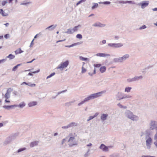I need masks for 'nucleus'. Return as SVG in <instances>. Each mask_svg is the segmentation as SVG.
I'll list each match as a JSON object with an SVG mask.
<instances>
[{"label":"nucleus","mask_w":157,"mask_h":157,"mask_svg":"<svg viewBox=\"0 0 157 157\" xmlns=\"http://www.w3.org/2000/svg\"><path fill=\"white\" fill-rule=\"evenodd\" d=\"M105 24H102L100 22H98L92 25V26L97 27H103L105 26Z\"/></svg>","instance_id":"f8f14e48"},{"label":"nucleus","mask_w":157,"mask_h":157,"mask_svg":"<svg viewBox=\"0 0 157 157\" xmlns=\"http://www.w3.org/2000/svg\"><path fill=\"white\" fill-rule=\"evenodd\" d=\"M73 101H71L70 102H67L65 103V105L66 106H69L71 105V104L73 103Z\"/></svg>","instance_id":"09e8293b"},{"label":"nucleus","mask_w":157,"mask_h":157,"mask_svg":"<svg viewBox=\"0 0 157 157\" xmlns=\"http://www.w3.org/2000/svg\"><path fill=\"white\" fill-rule=\"evenodd\" d=\"M108 116V114L103 113L101 115V119L102 121H105L107 119Z\"/></svg>","instance_id":"dca6fc26"},{"label":"nucleus","mask_w":157,"mask_h":157,"mask_svg":"<svg viewBox=\"0 0 157 157\" xmlns=\"http://www.w3.org/2000/svg\"><path fill=\"white\" fill-rule=\"evenodd\" d=\"M55 74L56 73H55V72H53V73H52L49 75L47 77L46 79H48V78H50L52 76H53L54 75H55Z\"/></svg>","instance_id":"37998d69"},{"label":"nucleus","mask_w":157,"mask_h":157,"mask_svg":"<svg viewBox=\"0 0 157 157\" xmlns=\"http://www.w3.org/2000/svg\"><path fill=\"white\" fill-rule=\"evenodd\" d=\"M40 69H38V70H37V71L33 72H29L28 73V75H30V76H33V74L32 73L35 74V73H36L39 72H40Z\"/></svg>","instance_id":"2f4dec72"},{"label":"nucleus","mask_w":157,"mask_h":157,"mask_svg":"<svg viewBox=\"0 0 157 157\" xmlns=\"http://www.w3.org/2000/svg\"><path fill=\"white\" fill-rule=\"evenodd\" d=\"M76 37L77 38L79 39H82V35L79 34L77 35L76 36Z\"/></svg>","instance_id":"de8ad7c7"},{"label":"nucleus","mask_w":157,"mask_h":157,"mask_svg":"<svg viewBox=\"0 0 157 157\" xmlns=\"http://www.w3.org/2000/svg\"><path fill=\"white\" fill-rule=\"evenodd\" d=\"M27 148L25 147H21L19 148L17 150L18 152L19 153L21 152H23L24 151H25Z\"/></svg>","instance_id":"b1692460"},{"label":"nucleus","mask_w":157,"mask_h":157,"mask_svg":"<svg viewBox=\"0 0 157 157\" xmlns=\"http://www.w3.org/2000/svg\"><path fill=\"white\" fill-rule=\"evenodd\" d=\"M89 155V153L86 152L84 155V157H88Z\"/></svg>","instance_id":"bf43d9fd"},{"label":"nucleus","mask_w":157,"mask_h":157,"mask_svg":"<svg viewBox=\"0 0 157 157\" xmlns=\"http://www.w3.org/2000/svg\"><path fill=\"white\" fill-rule=\"evenodd\" d=\"M86 71V69L84 68L83 67H82V73H84Z\"/></svg>","instance_id":"603ef678"},{"label":"nucleus","mask_w":157,"mask_h":157,"mask_svg":"<svg viewBox=\"0 0 157 157\" xmlns=\"http://www.w3.org/2000/svg\"><path fill=\"white\" fill-rule=\"evenodd\" d=\"M80 27H81V25H79L77 26H75L73 28H72L74 32L77 31L78 30V28Z\"/></svg>","instance_id":"473e14b6"},{"label":"nucleus","mask_w":157,"mask_h":157,"mask_svg":"<svg viewBox=\"0 0 157 157\" xmlns=\"http://www.w3.org/2000/svg\"><path fill=\"white\" fill-rule=\"evenodd\" d=\"M13 89L11 88H9L7 90L6 92L7 93L10 94V93L12 91Z\"/></svg>","instance_id":"49530a36"},{"label":"nucleus","mask_w":157,"mask_h":157,"mask_svg":"<svg viewBox=\"0 0 157 157\" xmlns=\"http://www.w3.org/2000/svg\"><path fill=\"white\" fill-rule=\"evenodd\" d=\"M66 141V139H64L62 140V144H63L64 142Z\"/></svg>","instance_id":"774afa93"},{"label":"nucleus","mask_w":157,"mask_h":157,"mask_svg":"<svg viewBox=\"0 0 157 157\" xmlns=\"http://www.w3.org/2000/svg\"><path fill=\"white\" fill-rule=\"evenodd\" d=\"M68 127L69 128H70L73 127V126H76L77 125V123L75 122H71L68 125Z\"/></svg>","instance_id":"cd10ccee"},{"label":"nucleus","mask_w":157,"mask_h":157,"mask_svg":"<svg viewBox=\"0 0 157 157\" xmlns=\"http://www.w3.org/2000/svg\"><path fill=\"white\" fill-rule=\"evenodd\" d=\"M1 14L3 17H5L7 16L8 14L7 13H6L2 9H0Z\"/></svg>","instance_id":"a878e982"},{"label":"nucleus","mask_w":157,"mask_h":157,"mask_svg":"<svg viewBox=\"0 0 157 157\" xmlns=\"http://www.w3.org/2000/svg\"><path fill=\"white\" fill-rule=\"evenodd\" d=\"M99 148L102 149L103 151H108V147L106 146L103 144H101Z\"/></svg>","instance_id":"4468645a"},{"label":"nucleus","mask_w":157,"mask_h":157,"mask_svg":"<svg viewBox=\"0 0 157 157\" xmlns=\"http://www.w3.org/2000/svg\"><path fill=\"white\" fill-rule=\"evenodd\" d=\"M101 55L102 57H104L109 56H110V55L109 54L104 53H101Z\"/></svg>","instance_id":"ea45409f"},{"label":"nucleus","mask_w":157,"mask_h":157,"mask_svg":"<svg viewBox=\"0 0 157 157\" xmlns=\"http://www.w3.org/2000/svg\"><path fill=\"white\" fill-rule=\"evenodd\" d=\"M106 70V67L105 66H102L100 67L99 70L101 73L104 72Z\"/></svg>","instance_id":"393cba45"},{"label":"nucleus","mask_w":157,"mask_h":157,"mask_svg":"<svg viewBox=\"0 0 157 157\" xmlns=\"http://www.w3.org/2000/svg\"><path fill=\"white\" fill-rule=\"evenodd\" d=\"M149 69V67H147L145 68L144 69H143V71H142V72H144L146 70H148Z\"/></svg>","instance_id":"338daca9"},{"label":"nucleus","mask_w":157,"mask_h":157,"mask_svg":"<svg viewBox=\"0 0 157 157\" xmlns=\"http://www.w3.org/2000/svg\"><path fill=\"white\" fill-rule=\"evenodd\" d=\"M117 106H118L120 108H123V105H121V104L120 103H118L117 104Z\"/></svg>","instance_id":"e2e57ef3"},{"label":"nucleus","mask_w":157,"mask_h":157,"mask_svg":"<svg viewBox=\"0 0 157 157\" xmlns=\"http://www.w3.org/2000/svg\"><path fill=\"white\" fill-rule=\"evenodd\" d=\"M131 97H132L131 96H130L129 95H127L126 94H123V97L122 98H123V99H125V98H130Z\"/></svg>","instance_id":"72a5a7b5"},{"label":"nucleus","mask_w":157,"mask_h":157,"mask_svg":"<svg viewBox=\"0 0 157 157\" xmlns=\"http://www.w3.org/2000/svg\"><path fill=\"white\" fill-rule=\"evenodd\" d=\"M79 59L81 60L82 61H85L87 60L88 59V58H87L84 57L82 56H80L79 57Z\"/></svg>","instance_id":"c03bdc74"},{"label":"nucleus","mask_w":157,"mask_h":157,"mask_svg":"<svg viewBox=\"0 0 157 157\" xmlns=\"http://www.w3.org/2000/svg\"><path fill=\"white\" fill-rule=\"evenodd\" d=\"M81 43L80 42H78L76 43H74L70 45H65V47L68 48H71L73 47L74 46H76L80 44Z\"/></svg>","instance_id":"6ab92c4d"},{"label":"nucleus","mask_w":157,"mask_h":157,"mask_svg":"<svg viewBox=\"0 0 157 157\" xmlns=\"http://www.w3.org/2000/svg\"><path fill=\"white\" fill-rule=\"evenodd\" d=\"M135 82L138 81L140 80L141 79L143 78V76L141 75L139 76H135L134 77Z\"/></svg>","instance_id":"bb28decb"},{"label":"nucleus","mask_w":157,"mask_h":157,"mask_svg":"<svg viewBox=\"0 0 157 157\" xmlns=\"http://www.w3.org/2000/svg\"><path fill=\"white\" fill-rule=\"evenodd\" d=\"M123 45V44L119 43H109L108 44V46L109 47H111L112 48H119L122 47Z\"/></svg>","instance_id":"0eeeda50"},{"label":"nucleus","mask_w":157,"mask_h":157,"mask_svg":"<svg viewBox=\"0 0 157 157\" xmlns=\"http://www.w3.org/2000/svg\"><path fill=\"white\" fill-rule=\"evenodd\" d=\"M129 55L128 54H126L124 55L121 57L122 59L124 61L126 60L127 59H128L129 57Z\"/></svg>","instance_id":"412c9836"},{"label":"nucleus","mask_w":157,"mask_h":157,"mask_svg":"<svg viewBox=\"0 0 157 157\" xmlns=\"http://www.w3.org/2000/svg\"><path fill=\"white\" fill-rule=\"evenodd\" d=\"M123 93L121 92H118L116 95V98L117 100L120 101L123 99Z\"/></svg>","instance_id":"9b49d317"},{"label":"nucleus","mask_w":157,"mask_h":157,"mask_svg":"<svg viewBox=\"0 0 157 157\" xmlns=\"http://www.w3.org/2000/svg\"><path fill=\"white\" fill-rule=\"evenodd\" d=\"M147 28V26L145 25H142V26L140 27L139 28V29L140 30H141L144 29H146Z\"/></svg>","instance_id":"a18cd8bd"},{"label":"nucleus","mask_w":157,"mask_h":157,"mask_svg":"<svg viewBox=\"0 0 157 157\" xmlns=\"http://www.w3.org/2000/svg\"><path fill=\"white\" fill-rule=\"evenodd\" d=\"M86 0H80L76 3V5L77 6L83 2H85L86 1Z\"/></svg>","instance_id":"79ce46f5"},{"label":"nucleus","mask_w":157,"mask_h":157,"mask_svg":"<svg viewBox=\"0 0 157 157\" xmlns=\"http://www.w3.org/2000/svg\"><path fill=\"white\" fill-rule=\"evenodd\" d=\"M93 4L94 5L92 7V9L93 10L97 8L98 6V4L97 3H93Z\"/></svg>","instance_id":"c9c22d12"},{"label":"nucleus","mask_w":157,"mask_h":157,"mask_svg":"<svg viewBox=\"0 0 157 157\" xmlns=\"http://www.w3.org/2000/svg\"><path fill=\"white\" fill-rule=\"evenodd\" d=\"M25 103L23 101L20 103L19 105H17V107H18L20 108H22L25 106Z\"/></svg>","instance_id":"4be33fe9"},{"label":"nucleus","mask_w":157,"mask_h":157,"mask_svg":"<svg viewBox=\"0 0 157 157\" xmlns=\"http://www.w3.org/2000/svg\"><path fill=\"white\" fill-rule=\"evenodd\" d=\"M39 142L37 141H34L32 142L30 144V147H33L37 146Z\"/></svg>","instance_id":"aec40b11"},{"label":"nucleus","mask_w":157,"mask_h":157,"mask_svg":"<svg viewBox=\"0 0 157 157\" xmlns=\"http://www.w3.org/2000/svg\"><path fill=\"white\" fill-rule=\"evenodd\" d=\"M7 2L6 1H3L2 2V4L3 6H5L7 3Z\"/></svg>","instance_id":"5fc2aeb1"},{"label":"nucleus","mask_w":157,"mask_h":157,"mask_svg":"<svg viewBox=\"0 0 157 157\" xmlns=\"http://www.w3.org/2000/svg\"><path fill=\"white\" fill-rule=\"evenodd\" d=\"M96 55L98 56L102 57L101 53H98Z\"/></svg>","instance_id":"69168bd1"},{"label":"nucleus","mask_w":157,"mask_h":157,"mask_svg":"<svg viewBox=\"0 0 157 157\" xmlns=\"http://www.w3.org/2000/svg\"><path fill=\"white\" fill-rule=\"evenodd\" d=\"M67 91V90H63L61 91H60V92H59L58 93H57V95L55 97H52V98H56V97L59 95L60 94H61V93H63L64 92H66Z\"/></svg>","instance_id":"7c9ffc66"},{"label":"nucleus","mask_w":157,"mask_h":157,"mask_svg":"<svg viewBox=\"0 0 157 157\" xmlns=\"http://www.w3.org/2000/svg\"><path fill=\"white\" fill-rule=\"evenodd\" d=\"M17 107V105H5L3 106V107L6 109L9 110Z\"/></svg>","instance_id":"ddd939ff"},{"label":"nucleus","mask_w":157,"mask_h":157,"mask_svg":"<svg viewBox=\"0 0 157 157\" xmlns=\"http://www.w3.org/2000/svg\"><path fill=\"white\" fill-rule=\"evenodd\" d=\"M69 64V61L68 60H67L64 62H62L58 66L57 68L60 69H63L64 68L67 67L68 65Z\"/></svg>","instance_id":"39448f33"},{"label":"nucleus","mask_w":157,"mask_h":157,"mask_svg":"<svg viewBox=\"0 0 157 157\" xmlns=\"http://www.w3.org/2000/svg\"><path fill=\"white\" fill-rule=\"evenodd\" d=\"M111 3L109 1H105L103 2H99V4H103L104 5H109Z\"/></svg>","instance_id":"58836bf2"},{"label":"nucleus","mask_w":157,"mask_h":157,"mask_svg":"<svg viewBox=\"0 0 157 157\" xmlns=\"http://www.w3.org/2000/svg\"><path fill=\"white\" fill-rule=\"evenodd\" d=\"M4 37L6 39H7L10 37V35L9 34H6L4 35Z\"/></svg>","instance_id":"8fccbe9b"},{"label":"nucleus","mask_w":157,"mask_h":157,"mask_svg":"<svg viewBox=\"0 0 157 157\" xmlns=\"http://www.w3.org/2000/svg\"><path fill=\"white\" fill-rule=\"evenodd\" d=\"M118 59H119V62L122 63V62H123V60L122 59L121 57L118 58Z\"/></svg>","instance_id":"0e129e2a"},{"label":"nucleus","mask_w":157,"mask_h":157,"mask_svg":"<svg viewBox=\"0 0 157 157\" xmlns=\"http://www.w3.org/2000/svg\"><path fill=\"white\" fill-rule=\"evenodd\" d=\"M18 67H17L16 65L13 67L12 69V71H16Z\"/></svg>","instance_id":"13d9d810"},{"label":"nucleus","mask_w":157,"mask_h":157,"mask_svg":"<svg viewBox=\"0 0 157 157\" xmlns=\"http://www.w3.org/2000/svg\"><path fill=\"white\" fill-rule=\"evenodd\" d=\"M125 116L133 121H137L139 120V117L133 114V113L128 110H126L125 113Z\"/></svg>","instance_id":"f03ea898"},{"label":"nucleus","mask_w":157,"mask_h":157,"mask_svg":"<svg viewBox=\"0 0 157 157\" xmlns=\"http://www.w3.org/2000/svg\"><path fill=\"white\" fill-rule=\"evenodd\" d=\"M152 142V140L151 137L147 138L146 139V144L147 149H149L150 148Z\"/></svg>","instance_id":"9d476101"},{"label":"nucleus","mask_w":157,"mask_h":157,"mask_svg":"<svg viewBox=\"0 0 157 157\" xmlns=\"http://www.w3.org/2000/svg\"><path fill=\"white\" fill-rule=\"evenodd\" d=\"M57 25H52L49 26L45 29V30L48 29L49 31H52L54 30L57 26Z\"/></svg>","instance_id":"2eb2a0df"},{"label":"nucleus","mask_w":157,"mask_h":157,"mask_svg":"<svg viewBox=\"0 0 157 157\" xmlns=\"http://www.w3.org/2000/svg\"><path fill=\"white\" fill-rule=\"evenodd\" d=\"M127 82H135L134 77L132 78H128L127 80Z\"/></svg>","instance_id":"e433bc0d"},{"label":"nucleus","mask_w":157,"mask_h":157,"mask_svg":"<svg viewBox=\"0 0 157 157\" xmlns=\"http://www.w3.org/2000/svg\"><path fill=\"white\" fill-rule=\"evenodd\" d=\"M15 138V136L14 135L11 136L7 138L3 143L4 145H6L9 144L10 142L12 141Z\"/></svg>","instance_id":"1a4fd4ad"},{"label":"nucleus","mask_w":157,"mask_h":157,"mask_svg":"<svg viewBox=\"0 0 157 157\" xmlns=\"http://www.w3.org/2000/svg\"><path fill=\"white\" fill-rule=\"evenodd\" d=\"M68 142L69 143L68 145L70 147H72L77 145L75 138L73 136L71 137L70 138Z\"/></svg>","instance_id":"20e7f679"},{"label":"nucleus","mask_w":157,"mask_h":157,"mask_svg":"<svg viewBox=\"0 0 157 157\" xmlns=\"http://www.w3.org/2000/svg\"><path fill=\"white\" fill-rule=\"evenodd\" d=\"M104 92L102 91L91 94L88 97L84 99V100L78 104V105L80 106L84 104L85 102L88 101L89 100H92L101 96L102 94L104 93Z\"/></svg>","instance_id":"f257e3e1"},{"label":"nucleus","mask_w":157,"mask_h":157,"mask_svg":"<svg viewBox=\"0 0 157 157\" xmlns=\"http://www.w3.org/2000/svg\"><path fill=\"white\" fill-rule=\"evenodd\" d=\"M113 61L115 63H119V59L118 58H115L113 59Z\"/></svg>","instance_id":"3c124183"},{"label":"nucleus","mask_w":157,"mask_h":157,"mask_svg":"<svg viewBox=\"0 0 157 157\" xmlns=\"http://www.w3.org/2000/svg\"><path fill=\"white\" fill-rule=\"evenodd\" d=\"M66 33L68 34H71L73 33L74 32L72 29V28H70L67 29V31L65 32Z\"/></svg>","instance_id":"5701e85b"},{"label":"nucleus","mask_w":157,"mask_h":157,"mask_svg":"<svg viewBox=\"0 0 157 157\" xmlns=\"http://www.w3.org/2000/svg\"><path fill=\"white\" fill-rule=\"evenodd\" d=\"M28 86L31 87H34L35 86L36 84H31L30 83H29Z\"/></svg>","instance_id":"864d4df0"},{"label":"nucleus","mask_w":157,"mask_h":157,"mask_svg":"<svg viewBox=\"0 0 157 157\" xmlns=\"http://www.w3.org/2000/svg\"><path fill=\"white\" fill-rule=\"evenodd\" d=\"M132 89V88L131 87H126L124 90V91L125 92H127L128 93L130 91L131 89Z\"/></svg>","instance_id":"f704fd0d"},{"label":"nucleus","mask_w":157,"mask_h":157,"mask_svg":"<svg viewBox=\"0 0 157 157\" xmlns=\"http://www.w3.org/2000/svg\"><path fill=\"white\" fill-rule=\"evenodd\" d=\"M6 60V59H3L0 60V64L2 63H4Z\"/></svg>","instance_id":"680f3d73"},{"label":"nucleus","mask_w":157,"mask_h":157,"mask_svg":"<svg viewBox=\"0 0 157 157\" xmlns=\"http://www.w3.org/2000/svg\"><path fill=\"white\" fill-rule=\"evenodd\" d=\"M10 97V94L6 93L5 95V98L6 99H8Z\"/></svg>","instance_id":"a19ab883"},{"label":"nucleus","mask_w":157,"mask_h":157,"mask_svg":"<svg viewBox=\"0 0 157 157\" xmlns=\"http://www.w3.org/2000/svg\"><path fill=\"white\" fill-rule=\"evenodd\" d=\"M19 153L17 150L16 151L13 153L12 155H18Z\"/></svg>","instance_id":"6e6d98bb"},{"label":"nucleus","mask_w":157,"mask_h":157,"mask_svg":"<svg viewBox=\"0 0 157 157\" xmlns=\"http://www.w3.org/2000/svg\"><path fill=\"white\" fill-rule=\"evenodd\" d=\"M101 66V64H95L94 65V66L95 67H100V66Z\"/></svg>","instance_id":"4d7b16f0"},{"label":"nucleus","mask_w":157,"mask_h":157,"mask_svg":"<svg viewBox=\"0 0 157 157\" xmlns=\"http://www.w3.org/2000/svg\"><path fill=\"white\" fill-rule=\"evenodd\" d=\"M15 57V56L11 54H9L6 57L7 58H8L10 59H13Z\"/></svg>","instance_id":"c756f323"},{"label":"nucleus","mask_w":157,"mask_h":157,"mask_svg":"<svg viewBox=\"0 0 157 157\" xmlns=\"http://www.w3.org/2000/svg\"><path fill=\"white\" fill-rule=\"evenodd\" d=\"M25 2V1H24L23 3L21 4L24 5H26L30 3V2Z\"/></svg>","instance_id":"052dcab7"},{"label":"nucleus","mask_w":157,"mask_h":157,"mask_svg":"<svg viewBox=\"0 0 157 157\" xmlns=\"http://www.w3.org/2000/svg\"><path fill=\"white\" fill-rule=\"evenodd\" d=\"M145 139H147V138H148L150 137V132L148 130H147L145 131Z\"/></svg>","instance_id":"a211bd4d"},{"label":"nucleus","mask_w":157,"mask_h":157,"mask_svg":"<svg viewBox=\"0 0 157 157\" xmlns=\"http://www.w3.org/2000/svg\"><path fill=\"white\" fill-rule=\"evenodd\" d=\"M110 157H119V155L118 154L114 153L110 155Z\"/></svg>","instance_id":"4c0bfd02"},{"label":"nucleus","mask_w":157,"mask_h":157,"mask_svg":"<svg viewBox=\"0 0 157 157\" xmlns=\"http://www.w3.org/2000/svg\"><path fill=\"white\" fill-rule=\"evenodd\" d=\"M115 3L116 4L119 3L121 4H124L128 3L129 4H136V3L134 1H123V0H120V1H116ZM122 6H123L121 5Z\"/></svg>","instance_id":"7ed1b4c3"},{"label":"nucleus","mask_w":157,"mask_h":157,"mask_svg":"<svg viewBox=\"0 0 157 157\" xmlns=\"http://www.w3.org/2000/svg\"><path fill=\"white\" fill-rule=\"evenodd\" d=\"M149 3V1H143L140 3L136 4V5L138 6H141V8L142 9L144 8L145 7L148 6Z\"/></svg>","instance_id":"6e6552de"},{"label":"nucleus","mask_w":157,"mask_h":157,"mask_svg":"<svg viewBox=\"0 0 157 157\" xmlns=\"http://www.w3.org/2000/svg\"><path fill=\"white\" fill-rule=\"evenodd\" d=\"M150 128L151 130L157 129V121H151L150 123Z\"/></svg>","instance_id":"423d86ee"},{"label":"nucleus","mask_w":157,"mask_h":157,"mask_svg":"<svg viewBox=\"0 0 157 157\" xmlns=\"http://www.w3.org/2000/svg\"><path fill=\"white\" fill-rule=\"evenodd\" d=\"M37 101H33L29 103L28 104V105L29 107H31L36 105L37 104Z\"/></svg>","instance_id":"f3484780"},{"label":"nucleus","mask_w":157,"mask_h":157,"mask_svg":"<svg viewBox=\"0 0 157 157\" xmlns=\"http://www.w3.org/2000/svg\"><path fill=\"white\" fill-rule=\"evenodd\" d=\"M23 52V51H22L21 48H19L18 49H17L15 51V53L16 54H21V53Z\"/></svg>","instance_id":"c85d7f7f"}]
</instances>
